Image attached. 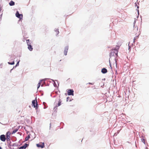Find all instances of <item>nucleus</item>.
Returning <instances> with one entry per match:
<instances>
[{
  "label": "nucleus",
  "instance_id": "nucleus-1",
  "mask_svg": "<svg viewBox=\"0 0 149 149\" xmlns=\"http://www.w3.org/2000/svg\"><path fill=\"white\" fill-rule=\"evenodd\" d=\"M120 46H116V48L111 50V52L110 54V57L114 56H118V50Z\"/></svg>",
  "mask_w": 149,
  "mask_h": 149
},
{
  "label": "nucleus",
  "instance_id": "nucleus-2",
  "mask_svg": "<svg viewBox=\"0 0 149 149\" xmlns=\"http://www.w3.org/2000/svg\"><path fill=\"white\" fill-rule=\"evenodd\" d=\"M32 106H34V108H36V109H37L38 108V105L37 101L36 99L35 100H33L32 101Z\"/></svg>",
  "mask_w": 149,
  "mask_h": 149
},
{
  "label": "nucleus",
  "instance_id": "nucleus-3",
  "mask_svg": "<svg viewBox=\"0 0 149 149\" xmlns=\"http://www.w3.org/2000/svg\"><path fill=\"white\" fill-rule=\"evenodd\" d=\"M74 91L72 89H68V90L67 93L68 95H74Z\"/></svg>",
  "mask_w": 149,
  "mask_h": 149
},
{
  "label": "nucleus",
  "instance_id": "nucleus-4",
  "mask_svg": "<svg viewBox=\"0 0 149 149\" xmlns=\"http://www.w3.org/2000/svg\"><path fill=\"white\" fill-rule=\"evenodd\" d=\"M15 15L18 18H19L20 19H22L23 17L22 15L19 14V12L18 11H17Z\"/></svg>",
  "mask_w": 149,
  "mask_h": 149
},
{
  "label": "nucleus",
  "instance_id": "nucleus-5",
  "mask_svg": "<svg viewBox=\"0 0 149 149\" xmlns=\"http://www.w3.org/2000/svg\"><path fill=\"white\" fill-rule=\"evenodd\" d=\"M11 134V133L9 132H8L6 134V139L7 141L10 140V135Z\"/></svg>",
  "mask_w": 149,
  "mask_h": 149
},
{
  "label": "nucleus",
  "instance_id": "nucleus-6",
  "mask_svg": "<svg viewBox=\"0 0 149 149\" xmlns=\"http://www.w3.org/2000/svg\"><path fill=\"white\" fill-rule=\"evenodd\" d=\"M1 140L3 141H5L6 139V137L4 135H1L0 137Z\"/></svg>",
  "mask_w": 149,
  "mask_h": 149
},
{
  "label": "nucleus",
  "instance_id": "nucleus-7",
  "mask_svg": "<svg viewBox=\"0 0 149 149\" xmlns=\"http://www.w3.org/2000/svg\"><path fill=\"white\" fill-rule=\"evenodd\" d=\"M37 147H40L42 148H43L44 146V143H41L40 144H36Z\"/></svg>",
  "mask_w": 149,
  "mask_h": 149
},
{
  "label": "nucleus",
  "instance_id": "nucleus-8",
  "mask_svg": "<svg viewBox=\"0 0 149 149\" xmlns=\"http://www.w3.org/2000/svg\"><path fill=\"white\" fill-rule=\"evenodd\" d=\"M28 144L25 143V144L23 146H21L19 148V149H25L28 146Z\"/></svg>",
  "mask_w": 149,
  "mask_h": 149
},
{
  "label": "nucleus",
  "instance_id": "nucleus-9",
  "mask_svg": "<svg viewBox=\"0 0 149 149\" xmlns=\"http://www.w3.org/2000/svg\"><path fill=\"white\" fill-rule=\"evenodd\" d=\"M28 48L29 50H30V51H32L33 50V48L32 46L31 45V44L29 45H28Z\"/></svg>",
  "mask_w": 149,
  "mask_h": 149
},
{
  "label": "nucleus",
  "instance_id": "nucleus-10",
  "mask_svg": "<svg viewBox=\"0 0 149 149\" xmlns=\"http://www.w3.org/2000/svg\"><path fill=\"white\" fill-rule=\"evenodd\" d=\"M101 72L103 73L104 74L107 72V70L106 68H103L102 69Z\"/></svg>",
  "mask_w": 149,
  "mask_h": 149
},
{
  "label": "nucleus",
  "instance_id": "nucleus-11",
  "mask_svg": "<svg viewBox=\"0 0 149 149\" xmlns=\"http://www.w3.org/2000/svg\"><path fill=\"white\" fill-rule=\"evenodd\" d=\"M68 47H66L65 48V50L64 52V54L65 55H66L67 54V52H68Z\"/></svg>",
  "mask_w": 149,
  "mask_h": 149
},
{
  "label": "nucleus",
  "instance_id": "nucleus-12",
  "mask_svg": "<svg viewBox=\"0 0 149 149\" xmlns=\"http://www.w3.org/2000/svg\"><path fill=\"white\" fill-rule=\"evenodd\" d=\"M9 5L11 6H13L15 5V3L12 1H11L9 3Z\"/></svg>",
  "mask_w": 149,
  "mask_h": 149
},
{
  "label": "nucleus",
  "instance_id": "nucleus-13",
  "mask_svg": "<svg viewBox=\"0 0 149 149\" xmlns=\"http://www.w3.org/2000/svg\"><path fill=\"white\" fill-rule=\"evenodd\" d=\"M26 41L27 45L31 44V43L30 42V41L29 39L27 40Z\"/></svg>",
  "mask_w": 149,
  "mask_h": 149
},
{
  "label": "nucleus",
  "instance_id": "nucleus-14",
  "mask_svg": "<svg viewBox=\"0 0 149 149\" xmlns=\"http://www.w3.org/2000/svg\"><path fill=\"white\" fill-rule=\"evenodd\" d=\"M30 138V136L29 135L27 136L26 137L25 139V141H28L29 139Z\"/></svg>",
  "mask_w": 149,
  "mask_h": 149
},
{
  "label": "nucleus",
  "instance_id": "nucleus-15",
  "mask_svg": "<svg viewBox=\"0 0 149 149\" xmlns=\"http://www.w3.org/2000/svg\"><path fill=\"white\" fill-rule=\"evenodd\" d=\"M55 32H56V35H57L59 33V31H58V29H56V30H55Z\"/></svg>",
  "mask_w": 149,
  "mask_h": 149
},
{
  "label": "nucleus",
  "instance_id": "nucleus-16",
  "mask_svg": "<svg viewBox=\"0 0 149 149\" xmlns=\"http://www.w3.org/2000/svg\"><path fill=\"white\" fill-rule=\"evenodd\" d=\"M17 130L18 129H16L15 130H14L13 131L12 134H13L17 132Z\"/></svg>",
  "mask_w": 149,
  "mask_h": 149
},
{
  "label": "nucleus",
  "instance_id": "nucleus-17",
  "mask_svg": "<svg viewBox=\"0 0 149 149\" xmlns=\"http://www.w3.org/2000/svg\"><path fill=\"white\" fill-rule=\"evenodd\" d=\"M8 63L9 64H10V65H13L15 63V62H14V61H13L12 62V63H10V62H8Z\"/></svg>",
  "mask_w": 149,
  "mask_h": 149
},
{
  "label": "nucleus",
  "instance_id": "nucleus-18",
  "mask_svg": "<svg viewBox=\"0 0 149 149\" xmlns=\"http://www.w3.org/2000/svg\"><path fill=\"white\" fill-rule=\"evenodd\" d=\"M61 102L60 100L58 102V106H59L61 105Z\"/></svg>",
  "mask_w": 149,
  "mask_h": 149
},
{
  "label": "nucleus",
  "instance_id": "nucleus-19",
  "mask_svg": "<svg viewBox=\"0 0 149 149\" xmlns=\"http://www.w3.org/2000/svg\"><path fill=\"white\" fill-rule=\"evenodd\" d=\"M40 83L39 82L38 84V88L40 86Z\"/></svg>",
  "mask_w": 149,
  "mask_h": 149
},
{
  "label": "nucleus",
  "instance_id": "nucleus-20",
  "mask_svg": "<svg viewBox=\"0 0 149 149\" xmlns=\"http://www.w3.org/2000/svg\"><path fill=\"white\" fill-rule=\"evenodd\" d=\"M89 84H91L92 85H93L94 84V83H88Z\"/></svg>",
  "mask_w": 149,
  "mask_h": 149
},
{
  "label": "nucleus",
  "instance_id": "nucleus-21",
  "mask_svg": "<svg viewBox=\"0 0 149 149\" xmlns=\"http://www.w3.org/2000/svg\"><path fill=\"white\" fill-rule=\"evenodd\" d=\"M138 38V37H136L134 39V42H135V40L137 38Z\"/></svg>",
  "mask_w": 149,
  "mask_h": 149
},
{
  "label": "nucleus",
  "instance_id": "nucleus-22",
  "mask_svg": "<svg viewBox=\"0 0 149 149\" xmlns=\"http://www.w3.org/2000/svg\"><path fill=\"white\" fill-rule=\"evenodd\" d=\"M19 61H18L17 63L16 64V66H17V65H19Z\"/></svg>",
  "mask_w": 149,
  "mask_h": 149
},
{
  "label": "nucleus",
  "instance_id": "nucleus-23",
  "mask_svg": "<svg viewBox=\"0 0 149 149\" xmlns=\"http://www.w3.org/2000/svg\"><path fill=\"white\" fill-rule=\"evenodd\" d=\"M43 104H44V105H45V108H46L45 107V104H46V103L45 102H43Z\"/></svg>",
  "mask_w": 149,
  "mask_h": 149
},
{
  "label": "nucleus",
  "instance_id": "nucleus-24",
  "mask_svg": "<svg viewBox=\"0 0 149 149\" xmlns=\"http://www.w3.org/2000/svg\"><path fill=\"white\" fill-rule=\"evenodd\" d=\"M69 97H67V100H67V101H68V98H69Z\"/></svg>",
  "mask_w": 149,
  "mask_h": 149
},
{
  "label": "nucleus",
  "instance_id": "nucleus-25",
  "mask_svg": "<svg viewBox=\"0 0 149 149\" xmlns=\"http://www.w3.org/2000/svg\"><path fill=\"white\" fill-rule=\"evenodd\" d=\"M0 149H2V148L1 147H0Z\"/></svg>",
  "mask_w": 149,
  "mask_h": 149
}]
</instances>
